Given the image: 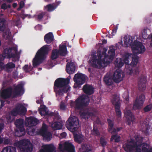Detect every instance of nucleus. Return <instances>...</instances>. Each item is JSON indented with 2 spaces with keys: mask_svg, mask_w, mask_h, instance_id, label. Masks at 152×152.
Returning <instances> with one entry per match:
<instances>
[{
  "mask_svg": "<svg viewBox=\"0 0 152 152\" xmlns=\"http://www.w3.org/2000/svg\"><path fill=\"white\" fill-rule=\"evenodd\" d=\"M100 142L102 146L103 147H105L107 143L106 140L102 137H101L100 139Z\"/></svg>",
  "mask_w": 152,
  "mask_h": 152,
  "instance_id": "nucleus-48",
  "label": "nucleus"
},
{
  "mask_svg": "<svg viewBox=\"0 0 152 152\" xmlns=\"http://www.w3.org/2000/svg\"><path fill=\"white\" fill-rule=\"evenodd\" d=\"M24 93V85L20 83L17 85L14 88L13 92V98L22 95Z\"/></svg>",
  "mask_w": 152,
  "mask_h": 152,
  "instance_id": "nucleus-11",
  "label": "nucleus"
},
{
  "mask_svg": "<svg viewBox=\"0 0 152 152\" xmlns=\"http://www.w3.org/2000/svg\"><path fill=\"white\" fill-rule=\"evenodd\" d=\"M64 150L67 152H75V148L71 143L66 142L64 145Z\"/></svg>",
  "mask_w": 152,
  "mask_h": 152,
  "instance_id": "nucleus-24",
  "label": "nucleus"
},
{
  "mask_svg": "<svg viewBox=\"0 0 152 152\" xmlns=\"http://www.w3.org/2000/svg\"><path fill=\"white\" fill-rule=\"evenodd\" d=\"M21 22L20 20H14L13 21V24L18 27H19L21 25Z\"/></svg>",
  "mask_w": 152,
  "mask_h": 152,
  "instance_id": "nucleus-49",
  "label": "nucleus"
},
{
  "mask_svg": "<svg viewBox=\"0 0 152 152\" xmlns=\"http://www.w3.org/2000/svg\"><path fill=\"white\" fill-rule=\"evenodd\" d=\"M4 144H8L10 142V140L7 138H5L4 140Z\"/></svg>",
  "mask_w": 152,
  "mask_h": 152,
  "instance_id": "nucleus-57",
  "label": "nucleus"
},
{
  "mask_svg": "<svg viewBox=\"0 0 152 152\" xmlns=\"http://www.w3.org/2000/svg\"><path fill=\"white\" fill-rule=\"evenodd\" d=\"M92 134L95 136H99L100 135V133L96 128H95L94 126L93 130L91 131Z\"/></svg>",
  "mask_w": 152,
  "mask_h": 152,
  "instance_id": "nucleus-46",
  "label": "nucleus"
},
{
  "mask_svg": "<svg viewBox=\"0 0 152 152\" xmlns=\"http://www.w3.org/2000/svg\"><path fill=\"white\" fill-rule=\"evenodd\" d=\"M152 108V106L151 105H148L145 107L143 110L145 112H148L150 111Z\"/></svg>",
  "mask_w": 152,
  "mask_h": 152,
  "instance_id": "nucleus-51",
  "label": "nucleus"
},
{
  "mask_svg": "<svg viewBox=\"0 0 152 152\" xmlns=\"http://www.w3.org/2000/svg\"><path fill=\"white\" fill-rule=\"evenodd\" d=\"M98 59L97 56L96 55H94L92 59V63H91L92 66L95 68H97L98 66L97 64V62Z\"/></svg>",
  "mask_w": 152,
  "mask_h": 152,
  "instance_id": "nucleus-42",
  "label": "nucleus"
},
{
  "mask_svg": "<svg viewBox=\"0 0 152 152\" xmlns=\"http://www.w3.org/2000/svg\"><path fill=\"white\" fill-rule=\"evenodd\" d=\"M83 92L88 96H90L94 92V88L93 86L90 85L86 84L83 86Z\"/></svg>",
  "mask_w": 152,
  "mask_h": 152,
  "instance_id": "nucleus-16",
  "label": "nucleus"
},
{
  "mask_svg": "<svg viewBox=\"0 0 152 152\" xmlns=\"http://www.w3.org/2000/svg\"><path fill=\"white\" fill-rule=\"evenodd\" d=\"M107 120L108 126V132H110L113 129L114 126V123L113 121H112L109 118H107Z\"/></svg>",
  "mask_w": 152,
  "mask_h": 152,
  "instance_id": "nucleus-38",
  "label": "nucleus"
},
{
  "mask_svg": "<svg viewBox=\"0 0 152 152\" xmlns=\"http://www.w3.org/2000/svg\"><path fill=\"white\" fill-rule=\"evenodd\" d=\"M39 134L43 137L44 140L49 141L52 138V134L48 131V127L46 124L43 123L41 129L39 131Z\"/></svg>",
  "mask_w": 152,
  "mask_h": 152,
  "instance_id": "nucleus-9",
  "label": "nucleus"
},
{
  "mask_svg": "<svg viewBox=\"0 0 152 152\" xmlns=\"http://www.w3.org/2000/svg\"><path fill=\"white\" fill-rule=\"evenodd\" d=\"M55 147L52 144L46 145L39 150L40 152H56Z\"/></svg>",
  "mask_w": 152,
  "mask_h": 152,
  "instance_id": "nucleus-20",
  "label": "nucleus"
},
{
  "mask_svg": "<svg viewBox=\"0 0 152 152\" xmlns=\"http://www.w3.org/2000/svg\"><path fill=\"white\" fill-rule=\"evenodd\" d=\"M75 66L73 62H68L66 65V71L68 73H73L75 70Z\"/></svg>",
  "mask_w": 152,
  "mask_h": 152,
  "instance_id": "nucleus-22",
  "label": "nucleus"
},
{
  "mask_svg": "<svg viewBox=\"0 0 152 152\" xmlns=\"http://www.w3.org/2000/svg\"><path fill=\"white\" fill-rule=\"evenodd\" d=\"M39 123V121L36 118L30 116L26 118L25 125L27 126H34L37 125Z\"/></svg>",
  "mask_w": 152,
  "mask_h": 152,
  "instance_id": "nucleus-15",
  "label": "nucleus"
},
{
  "mask_svg": "<svg viewBox=\"0 0 152 152\" xmlns=\"http://www.w3.org/2000/svg\"><path fill=\"white\" fill-rule=\"evenodd\" d=\"M146 79L145 77L142 76L140 77L138 82V87L139 89L143 91L145 89Z\"/></svg>",
  "mask_w": 152,
  "mask_h": 152,
  "instance_id": "nucleus-17",
  "label": "nucleus"
},
{
  "mask_svg": "<svg viewBox=\"0 0 152 152\" xmlns=\"http://www.w3.org/2000/svg\"><path fill=\"white\" fill-rule=\"evenodd\" d=\"M28 139H23L18 141L14 143V146L15 147H16L18 148L20 151L21 148L23 147L24 145L28 144V143H29L28 141Z\"/></svg>",
  "mask_w": 152,
  "mask_h": 152,
  "instance_id": "nucleus-26",
  "label": "nucleus"
},
{
  "mask_svg": "<svg viewBox=\"0 0 152 152\" xmlns=\"http://www.w3.org/2000/svg\"><path fill=\"white\" fill-rule=\"evenodd\" d=\"M45 9L48 12H50L53 11L56 8V6L53 4H50L45 7Z\"/></svg>",
  "mask_w": 152,
  "mask_h": 152,
  "instance_id": "nucleus-35",
  "label": "nucleus"
},
{
  "mask_svg": "<svg viewBox=\"0 0 152 152\" xmlns=\"http://www.w3.org/2000/svg\"><path fill=\"white\" fill-rule=\"evenodd\" d=\"M52 125L53 127L56 130L61 129L62 127V123L59 121L55 122Z\"/></svg>",
  "mask_w": 152,
  "mask_h": 152,
  "instance_id": "nucleus-39",
  "label": "nucleus"
},
{
  "mask_svg": "<svg viewBox=\"0 0 152 152\" xmlns=\"http://www.w3.org/2000/svg\"><path fill=\"white\" fill-rule=\"evenodd\" d=\"M74 80L77 85V87L80 86L84 84L86 81L85 75L81 73L75 74L73 78Z\"/></svg>",
  "mask_w": 152,
  "mask_h": 152,
  "instance_id": "nucleus-13",
  "label": "nucleus"
},
{
  "mask_svg": "<svg viewBox=\"0 0 152 152\" xmlns=\"http://www.w3.org/2000/svg\"><path fill=\"white\" fill-rule=\"evenodd\" d=\"M1 152H9L7 146L4 147L2 149Z\"/></svg>",
  "mask_w": 152,
  "mask_h": 152,
  "instance_id": "nucleus-63",
  "label": "nucleus"
},
{
  "mask_svg": "<svg viewBox=\"0 0 152 152\" xmlns=\"http://www.w3.org/2000/svg\"><path fill=\"white\" fill-rule=\"evenodd\" d=\"M125 36L124 37V43L127 46L131 45L132 50L134 54L125 53L123 56L124 59L121 58H117L114 61L115 66L118 68H121L125 64L129 68L126 69L127 73L130 75L133 72V67L136 65L138 61V57L137 55L143 53L145 50V46L142 44L137 40H133L132 38Z\"/></svg>",
  "mask_w": 152,
  "mask_h": 152,
  "instance_id": "nucleus-1",
  "label": "nucleus"
},
{
  "mask_svg": "<svg viewBox=\"0 0 152 152\" xmlns=\"http://www.w3.org/2000/svg\"><path fill=\"white\" fill-rule=\"evenodd\" d=\"M111 101L112 104L114 106L115 110L117 117L119 118L121 116V113L120 109L121 104L119 96L116 94L113 95Z\"/></svg>",
  "mask_w": 152,
  "mask_h": 152,
  "instance_id": "nucleus-7",
  "label": "nucleus"
},
{
  "mask_svg": "<svg viewBox=\"0 0 152 152\" xmlns=\"http://www.w3.org/2000/svg\"><path fill=\"white\" fill-rule=\"evenodd\" d=\"M69 88L68 86L66 87H63V88H59L58 89H56V91H54L56 94L59 95H62L64 93H66L69 90Z\"/></svg>",
  "mask_w": 152,
  "mask_h": 152,
  "instance_id": "nucleus-29",
  "label": "nucleus"
},
{
  "mask_svg": "<svg viewBox=\"0 0 152 152\" xmlns=\"http://www.w3.org/2000/svg\"><path fill=\"white\" fill-rule=\"evenodd\" d=\"M102 56L101 54L99 55V56L98 57L99 59H98V61L97 62V64L98 65L99 67V68L102 67V63H103L104 64H106L107 61H105V58H104L102 60Z\"/></svg>",
  "mask_w": 152,
  "mask_h": 152,
  "instance_id": "nucleus-36",
  "label": "nucleus"
},
{
  "mask_svg": "<svg viewBox=\"0 0 152 152\" xmlns=\"http://www.w3.org/2000/svg\"><path fill=\"white\" fill-rule=\"evenodd\" d=\"M19 109L17 106L14 109L12 110L11 114L12 115L15 116L19 115Z\"/></svg>",
  "mask_w": 152,
  "mask_h": 152,
  "instance_id": "nucleus-47",
  "label": "nucleus"
},
{
  "mask_svg": "<svg viewBox=\"0 0 152 152\" xmlns=\"http://www.w3.org/2000/svg\"><path fill=\"white\" fill-rule=\"evenodd\" d=\"M66 126L72 132L76 131L79 126L78 118L75 116L70 117L66 122Z\"/></svg>",
  "mask_w": 152,
  "mask_h": 152,
  "instance_id": "nucleus-6",
  "label": "nucleus"
},
{
  "mask_svg": "<svg viewBox=\"0 0 152 152\" xmlns=\"http://www.w3.org/2000/svg\"><path fill=\"white\" fill-rule=\"evenodd\" d=\"M104 81L105 83L108 86L112 85L113 82V80L110 76L106 75L104 78Z\"/></svg>",
  "mask_w": 152,
  "mask_h": 152,
  "instance_id": "nucleus-30",
  "label": "nucleus"
},
{
  "mask_svg": "<svg viewBox=\"0 0 152 152\" xmlns=\"http://www.w3.org/2000/svg\"><path fill=\"white\" fill-rule=\"evenodd\" d=\"M18 72L17 71H15L12 72V76L13 78L15 79H16L18 77Z\"/></svg>",
  "mask_w": 152,
  "mask_h": 152,
  "instance_id": "nucleus-56",
  "label": "nucleus"
},
{
  "mask_svg": "<svg viewBox=\"0 0 152 152\" xmlns=\"http://www.w3.org/2000/svg\"><path fill=\"white\" fill-rule=\"evenodd\" d=\"M11 36V33L9 29H7L3 32V37L6 39L10 38Z\"/></svg>",
  "mask_w": 152,
  "mask_h": 152,
  "instance_id": "nucleus-43",
  "label": "nucleus"
},
{
  "mask_svg": "<svg viewBox=\"0 0 152 152\" xmlns=\"http://www.w3.org/2000/svg\"><path fill=\"white\" fill-rule=\"evenodd\" d=\"M115 50L113 48H110L108 50V54L107 55L106 52L103 51L102 52V55H104V58H108L109 59L112 60L113 59L115 55Z\"/></svg>",
  "mask_w": 152,
  "mask_h": 152,
  "instance_id": "nucleus-19",
  "label": "nucleus"
},
{
  "mask_svg": "<svg viewBox=\"0 0 152 152\" xmlns=\"http://www.w3.org/2000/svg\"><path fill=\"white\" fill-rule=\"evenodd\" d=\"M4 68V64L1 61H0V71Z\"/></svg>",
  "mask_w": 152,
  "mask_h": 152,
  "instance_id": "nucleus-60",
  "label": "nucleus"
},
{
  "mask_svg": "<svg viewBox=\"0 0 152 152\" xmlns=\"http://www.w3.org/2000/svg\"><path fill=\"white\" fill-rule=\"evenodd\" d=\"M9 152H16V148L14 146H7Z\"/></svg>",
  "mask_w": 152,
  "mask_h": 152,
  "instance_id": "nucleus-50",
  "label": "nucleus"
},
{
  "mask_svg": "<svg viewBox=\"0 0 152 152\" xmlns=\"http://www.w3.org/2000/svg\"><path fill=\"white\" fill-rule=\"evenodd\" d=\"M49 45H46L39 50L33 60V65L35 67L40 64L46 58V56L49 50Z\"/></svg>",
  "mask_w": 152,
  "mask_h": 152,
  "instance_id": "nucleus-3",
  "label": "nucleus"
},
{
  "mask_svg": "<svg viewBox=\"0 0 152 152\" xmlns=\"http://www.w3.org/2000/svg\"><path fill=\"white\" fill-rule=\"evenodd\" d=\"M28 133L29 135L31 136H33L35 134V129L34 128L31 129L28 131Z\"/></svg>",
  "mask_w": 152,
  "mask_h": 152,
  "instance_id": "nucleus-52",
  "label": "nucleus"
},
{
  "mask_svg": "<svg viewBox=\"0 0 152 152\" xmlns=\"http://www.w3.org/2000/svg\"><path fill=\"white\" fill-rule=\"evenodd\" d=\"M79 114L82 118L85 119H88L90 117H93L95 116V114L93 113L88 111H80Z\"/></svg>",
  "mask_w": 152,
  "mask_h": 152,
  "instance_id": "nucleus-21",
  "label": "nucleus"
},
{
  "mask_svg": "<svg viewBox=\"0 0 152 152\" xmlns=\"http://www.w3.org/2000/svg\"><path fill=\"white\" fill-rule=\"evenodd\" d=\"M19 109V113L20 115H24L26 112V108L21 104H19L17 105Z\"/></svg>",
  "mask_w": 152,
  "mask_h": 152,
  "instance_id": "nucleus-34",
  "label": "nucleus"
},
{
  "mask_svg": "<svg viewBox=\"0 0 152 152\" xmlns=\"http://www.w3.org/2000/svg\"><path fill=\"white\" fill-rule=\"evenodd\" d=\"M33 68L31 65L28 66V64L25 65L23 67V69L25 72H29L32 70Z\"/></svg>",
  "mask_w": 152,
  "mask_h": 152,
  "instance_id": "nucleus-45",
  "label": "nucleus"
},
{
  "mask_svg": "<svg viewBox=\"0 0 152 152\" xmlns=\"http://www.w3.org/2000/svg\"><path fill=\"white\" fill-rule=\"evenodd\" d=\"M44 39L47 44H50L54 40V36L52 32H49L45 34L44 37Z\"/></svg>",
  "mask_w": 152,
  "mask_h": 152,
  "instance_id": "nucleus-27",
  "label": "nucleus"
},
{
  "mask_svg": "<svg viewBox=\"0 0 152 152\" xmlns=\"http://www.w3.org/2000/svg\"><path fill=\"white\" fill-rule=\"evenodd\" d=\"M24 6V3L23 1H21L19 4V7L18 10H19L23 8Z\"/></svg>",
  "mask_w": 152,
  "mask_h": 152,
  "instance_id": "nucleus-55",
  "label": "nucleus"
},
{
  "mask_svg": "<svg viewBox=\"0 0 152 152\" xmlns=\"http://www.w3.org/2000/svg\"><path fill=\"white\" fill-rule=\"evenodd\" d=\"M89 102L88 97L86 95H82L78 97L75 101H71L70 105L71 107H74L75 110H81L88 105Z\"/></svg>",
  "mask_w": 152,
  "mask_h": 152,
  "instance_id": "nucleus-4",
  "label": "nucleus"
},
{
  "mask_svg": "<svg viewBox=\"0 0 152 152\" xmlns=\"http://www.w3.org/2000/svg\"><path fill=\"white\" fill-rule=\"evenodd\" d=\"M45 15V13L43 12L37 15V19L39 20H41Z\"/></svg>",
  "mask_w": 152,
  "mask_h": 152,
  "instance_id": "nucleus-53",
  "label": "nucleus"
},
{
  "mask_svg": "<svg viewBox=\"0 0 152 152\" xmlns=\"http://www.w3.org/2000/svg\"><path fill=\"white\" fill-rule=\"evenodd\" d=\"M59 54L62 56H64L67 54L66 47L65 45H60L58 50Z\"/></svg>",
  "mask_w": 152,
  "mask_h": 152,
  "instance_id": "nucleus-28",
  "label": "nucleus"
},
{
  "mask_svg": "<svg viewBox=\"0 0 152 152\" xmlns=\"http://www.w3.org/2000/svg\"><path fill=\"white\" fill-rule=\"evenodd\" d=\"M4 22V19H0V31H3L5 28Z\"/></svg>",
  "mask_w": 152,
  "mask_h": 152,
  "instance_id": "nucleus-44",
  "label": "nucleus"
},
{
  "mask_svg": "<svg viewBox=\"0 0 152 152\" xmlns=\"http://www.w3.org/2000/svg\"><path fill=\"white\" fill-rule=\"evenodd\" d=\"M66 106L64 103L61 102L60 104V109L62 110H65L66 109Z\"/></svg>",
  "mask_w": 152,
  "mask_h": 152,
  "instance_id": "nucleus-54",
  "label": "nucleus"
},
{
  "mask_svg": "<svg viewBox=\"0 0 152 152\" xmlns=\"http://www.w3.org/2000/svg\"><path fill=\"white\" fill-rule=\"evenodd\" d=\"M39 113L42 116V115H50L51 116L53 115V113H52L49 114L48 111L46 110V107L45 106L41 107L39 109Z\"/></svg>",
  "mask_w": 152,
  "mask_h": 152,
  "instance_id": "nucleus-32",
  "label": "nucleus"
},
{
  "mask_svg": "<svg viewBox=\"0 0 152 152\" xmlns=\"http://www.w3.org/2000/svg\"><path fill=\"white\" fill-rule=\"evenodd\" d=\"M121 73L119 71H115L113 76V79L114 82L116 83H119L121 80Z\"/></svg>",
  "mask_w": 152,
  "mask_h": 152,
  "instance_id": "nucleus-25",
  "label": "nucleus"
},
{
  "mask_svg": "<svg viewBox=\"0 0 152 152\" xmlns=\"http://www.w3.org/2000/svg\"><path fill=\"white\" fill-rule=\"evenodd\" d=\"M69 82V80L68 78H58L54 82L53 88L54 91H56V89L67 86Z\"/></svg>",
  "mask_w": 152,
  "mask_h": 152,
  "instance_id": "nucleus-10",
  "label": "nucleus"
},
{
  "mask_svg": "<svg viewBox=\"0 0 152 152\" xmlns=\"http://www.w3.org/2000/svg\"><path fill=\"white\" fill-rule=\"evenodd\" d=\"M143 142V141H142ZM141 143V152H147L149 148V145L146 143Z\"/></svg>",
  "mask_w": 152,
  "mask_h": 152,
  "instance_id": "nucleus-37",
  "label": "nucleus"
},
{
  "mask_svg": "<svg viewBox=\"0 0 152 152\" xmlns=\"http://www.w3.org/2000/svg\"><path fill=\"white\" fill-rule=\"evenodd\" d=\"M74 138L75 141L79 143H81L83 139V136L81 134H74Z\"/></svg>",
  "mask_w": 152,
  "mask_h": 152,
  "instance_id": "nucleus-31",
  "label": "nucleus"
},
{
  "mask_svg": "<svg viewBox=\"0 0 152 152\" xmlns=\"http://www.w3.org/2000/svg\"><path fill=\"white\" fill-rule=\"evenodd\" d=\"M145 99V95L143 94H141L138 98L137 97L133 104V108L134 110L139 109L142 106Z\"/></svg>",
  "mask_w": 152,
  "mask_h": 152,
  "instance_id": "nucleus-12",
  "label": "nucleus"
},
{
  "mask_svg": "<svg viewBox=\"0 0 152 152\" xmlns=\"http://www.w3.org/2000/svg\"><path fill=\"white\" fill-rule=\"evenodd\" d=\"M146 30L144 29L143 30V32L142 33V37L144 39H146L147 35L146 34Z\"/></svg>",
  "mask_w": 152,
  "mask_h": 152,
  "instance_id": "nucleus-59",
  "label": "nucleus"
},
{
  "mask_svg": "<svg viewBox=\"0 0 152 152\" xmlns=\"http://www.w3.org/2000/svg\"><path fill=\"white\" fill-rule=\"evenodd\" d=\"M120 137L117 134H113L112 135L110 139V141L114 140L115 142H118L120 141Z\"/></svg>",
  "mask_w": 152,
  "mask_h": 152,
  "instance_id": "nucleus-40",
  "label": "nucleus"
},
{
  "mask_svg": "<svg viewBox=\"0 0 152 152\" xmlns=\"http://www.w3.org/2000/svg\"><path fill=\"white\" fill-rule=\"evenodd\" d=\"M24 120L22 118L16 119L15 124L17 128L16 131L15 135L18 137L23 136L25 134V129L24 127Z\"/></svg>",
  "mask_w": 152,
  "mask_h": 152,
  "instance_id": "nucleus-8",
  "label": "nucleus"
},
{
  "mask_svg": "<svg viewBox=\"0 0 152 152\" xmlns=\"http://www.w3.org/2000/svg\"><path fill=\"white\" fill-rule=\"evenodd\" d=\"M111 134H113V133H115L117 132V129L115 128H114L113 127V129H112V130H111L110 132H109Z\"/></svg>",
  "mask_w": 152,
  "mask_h": 152,
  "instance_id": "nucleus-64",
  "label": "nucleus"
},
{
  "mask_svg": "<svg viewBox=\"0 0 152 152\" xmlns=\"http://www.w3.org/2000/svg\"><path fill=\"white\" fill-rule=\"evenodd\" d=\"M13 95L12 88V87H9L2 90L0 93L1 97L4 99L9 98Z\"/></svg>",
  "mask_w": 152,
  "mask_h": 152,
  "instance_id": "nucleus-14",
  "label": "nucleus"
},
{
  "mask_svg": "<svg viewBox=\"0 0 152 152\" xmlns=\"http://www.w3.org/2000/svg\"><path fill=\"white\" fill-rule=\"evenodd\" d=\"M91 151V149L88 147H86L85 148V150L83 152H89Z\"/></svg>",
  "mask_w": 152,
  "mask_h": 152,
  "instance_id": "nucleus-62",
  "label": "nucleus"
},
{
  "mask_svg": "<svg viewBox=\"0 0 152 152\" xmlns=\"http://www.w3.org/2000/svg\"><path fill=\"white\" fill-rule=\"evenodd\" d=\"M59 54L58 50L57 49L53 50H52L51 55V59L52 60H54L56 59Z\"/></svg>",
  "mask_w": 152,
  "mask_h": 152,
  "instance_id": "nucleus-41",
  "label": "nucleus"
},
{
  "mask_svg": "<svg viewBox=\"0 0 152 152\" xmlns=\"http://www.w3.org/2000/svg\"><path fill=\"white\" fill-rule=\"evenodd\" d=\"M29 143L25 144L21 148L20 152H31L33 150L32 145L28 140Z\"/></svg>",
  "mask_w": 152,
  "mask_h": 152,
  "instance_id": "nucleus-23",
  "label": "nucleus"
},
{
  "mask_svg": "<svg viewBox=\"0 0 152 152\" xmlns=\"http://www.w3.org/2000/svg\"><path fill=\"white\" fill-rule=\"evenodd\" d=\"M7 8V5L5 3L2 4L1 6V8L4 10H6Z\"/></svg>",
  "mask_w": 152,
  "mask_h": 152,
  "instance_id": "nucleus-61",
  "label": "nucleus"
},
{
  "mask_svg": "<svg viewBox=\"0 0 152 152\" xmlns=\"http://www.w3.org/2000/svg\"><path fill=\"white\" fill-rule=\"evenodd\" d=\"M17 50L14 47L7 48L2 54L0 55V61L4 60L5 58H12V61L15 62L19 61V57L17 53Z\"/></svg>",
  "mask_w": 152,
  "mask_h": 152,
  "instance_id": "nucleus-5",
  "label": "nucleus"
},
{
  "mask_svg": "<svg viewBox=\"0 0 152 152\" xmlns=\"http://www.w3.org/2000/svg\"><path fill=\"white\" fill-rule=\"evenodd\" d=\"M143 141V138L140 135L134 136V139L127 140L126 143L123 145V148L126 152H141V145Z\"/></svg>",
  "mask_w": 152,
  "mask_h": 152,
  "instance_id": "nucleus-2",
  "label": "nucleus"
},
{
  "mask_svg": "<svg viewBox=\"0 0 152 152\" xmlns=\"http://www.w3.org/2000/svg\"><path fill=\"white\" fill-rule=\"evenodd\" d=\"M118 29V27L117 26L115 27L112 30V31L111 34L112 35H114L116 34L117 30Z\"/></svg>",
  "mask_w": 152,
  "mask_h": 152,
  "instance_id": "nucleus-58",
  "label": "nucleus"
},
{
  "mask_svg": "<svg viewBox=\"0 0 152 152\" xmlns=\"http://www.w3.org/2000/svg\"><path fill=\"white\" fill-rule=\"evenodd\" d=\"M15 66V64L12 62H9L5 65H4V68L6 70V71L8 72H10L12 71L11 69Z\"/></svg>",
  "mask_w": 152,
  "mask_h": 152,
  "instance_id": "nucleus-33",
  "label": "nucleus"
},
{
  "mask_svg": "<svg viewBox=\"0 0 152 152\" xmlns=\"http://www.w3.org/2000/svg\"><path fill=\"white\" fill-rule=\"evenodd\" d=\"M124 114L127 118H128L127 121L128 124L129 125L131 124V122L134 121V115L130 110L126 109L125 110Z\"/></svg>",
  "mask_w": 152,
  "mask_h": 152,
  "instance_id": "nucleus-18",
  "label": "nucleus"
}]
</instances>
